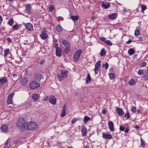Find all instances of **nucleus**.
Here are the masks:
<instances>
[{"label":"nucleus","mask_w":148,"mask_h":148,"mask_svg":"<svg viewBox=\"0 0 148 148\" xmlns=\"http://www.w3.org/2000/svg\"><path fill=\"white\" fill-rule=\"evenodd\" d=\"M16 125L18 127H21L20 130L21 131L26 129L27 125L28 129L29 130H36L38 127L37 124L35 122H29L27 124L25 122V121L22 118L18 120Z\"/></svg>","instance_id":"f257e3e1"},{"label":"nucleus","mask_w":148,"mask_h":148,"mask_svg":"<svg viewBox=\"0 0 148 148\" xmlns=\"http://www.w3.org/2000/svg\"><path fill=\"white\" fill-rule=\"evenodd\" d=\"M40 86V85L39 83L34 80L32 81L29 84V87L32 89H34L37 88Z\"/></svg>","instance_id":"f03ea898"},{"label":"nucleus","mask_w":148,"mask_h":148,"mask_svg":"<svg viewBox=\"0 0 148 148\" xmlns=\"http://www.w3.org/2000/svg\"><path fill=\"white\" fill-rule=\"evenodd\" d=\"M48 32L44 28H42L41 33L40 35V37L42 39H44L47 38L48 36Z\"/></svg>","instance_id":"7ed1b4c3"},{"label":"nucleus","mask_w":148,"mask_h":148,"mask_svg":"<svg viewBox=\"0 0 148 148\" xmlns=\"http://www.w3.org/2000/svg\"><path fill=\"white\" fill-rule=\"evenodd\" d=\"M82 50L81 49L77 50L73 56L74 60L77 61L78 60L82 53Z\"/></svg>","instance_id":"20e7f679"},{"label":"nucleus","mask_w":148,"mask_h":148,"mask_svg":"<svg viewBox=\"0 0 148 148\" xmlns=\"http://www.w3.org/2000/svg\"><path fill=\"white\" fill-rule=\"evenodd\" d=\"M101 65V61L99 60L96 63L95 65V68L94 69L95 74H97L99 72V69Z\"/></svg>","instance_id":"39448f33"},{"label":"nucleus","mask_w":148,"mask_h":148,"mask_svg":"<svg viewBox=\"0 0 148 148\" xmlns=\"http://www.w3.org/2000/svg\"><path fill=\"white\" fill-rule=\"evenodd\" d=\"M14 93L10 94L8 96L7 100V103L8 104H12L13 103L12 101V97L13 96Z\"/></svg>","instance_id":"423d86ee"},{"label":"nucleus","mask_w":148,"mask_h":148,"mask_svg":"<svg viewBox=\"0 0 148 148\" xmlns=\"http://www.w3.org/2000/svg\"><path fill=\"white\" fill-rule=\"evenodd\" d=\"M26 29L28 30L32 31L33 30V26L32 24L30 23H28L25 24Z\"/></svg>","instance_id":"0eeeda50"},{"label":"nucleus","mask_w":148,"mask_h":148,"mask_svg":"<svg viewBox=\"0 0 148 148\" xmlns=\"http://www.w3.org/2000/svg\"><path fill=\"white\" fill-rule=\"evenodd\" d=\"M31 7L29 4H27L26 5V9L25 10V12L28 14H31Z\"/></svg>","instance_id":"6e6552de"},{"label":"nucleus","mask_w":148,"mask_h":148,"mask_svg":"<svg viewBox=\"0 0 148 148\" xmlns=\"http://www.w3.org/2000/svg\"><path fill=\"white\" fill-rule=\"evenodd\" d=\"M60 73V74L62 75L63 77L66 78L68 76V74L69 73V71L66 70H62L61 71Z\"/></svg>","instance_id":"1a4fd4ad"},{"label":"nucleus","mask_w":148,"mask_h":148,"mask_svg":"<svg viewBox=\"0 0 148 148\" xmlns=\"http://www.w3.org/2000/svg\"><path fill=\"white\" fill-rule=\"evenodd\" d=\"M8 80L6 77H4L0 78V84H3L7 82Z\"/></svg>","instance_id":"9d476101"},{"label":"nucleus","mask_w":148,"mask_h":148,"mask_svg":"<svg viewBox=\"0 0 148 148\" xmlns=\"http://www.w3.org/2000/svg\"><path fill=\"white\" fill-rule=\"evenodd\" d=\"M34 79L38 81H40L42 78L41 75L38 73H36L34 75Z\"/></svg>","instance_id":"9b49d317"},{"label":"nucleus","mask_w":148,"mask_h":148,"mask_svg":"<svg viewBox=\"0 0 148 148\" xmlns=\"http://www.w3.org/2000/svg\"><path fill=\"white\" fill-rule=\"evenodd\" d=\"M62 50L59 47H58L56 48V55L58 57H60L62 56Z\"/></svg>","instance_id":"f8f14e48"},{"label":"nucleus","mask_w":148,"mask_h":148,"mask_svg":"<svg viewBox=\"0 0 148 148\" xmlns=\"http://www.w3.org/2000/svg\"><path fill=\"white\" fill-rule=\"evenodd\" d=\"M32 106V104L30 102H27L23 105V108L24 109H26L30 108Z\"/></svg>","instance_id":"ddd939ff"},{"label":"nucleus","mask_w":148,"mask_h":148,"mask_svg":"<svg viewBox=\"0 0 148 148\" xmlns=\"http://www.w3.org/2000/svg\"><path fill=\"white\" fill-rule=\"evenodd\" d=\"M108 125L110 130L112 132L114 131V129L113 123L112 121H109L108 122Z\"/></svg>","instance_id":"4468645a"},{"label":"nucleus","mask_w":148,"mask_h":148,"mask_svg":"<svg viewBox=\"0 0 148 148\" xmlns=\"http://www.w3.org/2000/svg\"><path fill=\"white\" fill-rule=\"evenodd\" d=\"M1 129L2 131L4 132H6L8 131V128L7 125H4L1 127Z\"/></svg>","instance_id":"2eb2a0df"},{"label":"nucleus","mask_w":148,"mask_h":148,"mask_svg":"<svg viewBox=\"0 0 148 148\" xmlns=\"http://www.w3.org/2000/svg\"><path fill=\"white\" fill-rule=\"evenodd\" d=\"M116 109L117 113L119 116H122L123 115L124 112L121 108L117 107Z\"/></svg>","instance_id":"dca6fc26"},{"label":"nucleus","mask_w":148,"mask_h":148,"mask_svg":"<svg viewBox=\"0 0 148 148\" xmlns=\"http://www.w3.org/2000/svg\"><path fill=\"white\" fill-rule=\"evenodd\" d=\"M27 79L26 77L23 78L21 81V85L23 86H25L27 84Z\"/></svg>","instance_id":"f3484780"},{"label":"nucleus","mask_w":148,"mask_h":148,"mask_svg":"<svg viewBox=\"0 0 148 148\" xmlns=\"http://www.w3.org/2000/svg\"><path fill=\"white\" fill-rule=\"evenodd\" d=\"M62 43L66 47H70V44L69 42L66 40H62Z\"/></svg>","instance_id":"a211bd4d"},{"label":"nucleus","mask_w":148,"mask_h":148,"mask_svg":"<svg viewBox=\"0 0 148 148\" xmlns=\"http://www.w3.org/2000/svg\"><path fill=\"white\" fill-rule=\"evenodd\" d=\"M4 147V148H11L10 142L9 139H8L5 141Z\"/></svg>","instance_id":"6ab92c4d"},{"label":"nucleus","mask_w":148,"mask_h":148,"mask_svg":"<svg viewBox=\"0 0 148 148\" xmlns=\"http://www.w3.org/2000/svg\"><path fill=\"white\" fill-rule=\"evenodd\" d=\"M87 132V129L85 127H83L81 128V133L83 136L86 135Z\"/></svg>","instance_id":"aec40b11"},{"label":"nucleus","mask_w":148,"mask_h":148,"mask_svg":"<svg viewBox=\"0 0 148 148\" xmlns=\"http://www.w3.org/2000/svg\"><path fill=\"white\" fill-rule=\"evenodd\" d=\"M136 82L134 79H131L129 80L128 82V84L131 86H134L136 84Z\"/></svg>","instance_id":"412c9836"},{"label":"nucleus","mask_w":148,"mask_h":148,"mask_svg":"<svg viewBox=\"0 0 148 148\" xmlns=\"http://www.w3.org/2000/svg\"><path fill=\"white\" fill-rule=\"evenodd\" d=\"M102 136L104 138L106 139H111L112 138V135L110 134L103 133Z\"/></svg>","instance_id":"4be33fe9"},{"label":"nucleus","mask_w":148,"mask_h":148,"mask_svg":"<svg viewBox=\"0 0 148 148\" xmlns=\"http://www.w3.org/2000/svg\"><path fill=\"white\" fill-rule=\"evenodd\" d=\"M117 16V14L116 13H114L110 14L108 16V18L110 19H114L116 18Z\"/></svg>","instance_id":"5701e85b"},{"label":"nucleus","mask_w":148,"mask_h":148,"mask_svg":"<svg viewBox=\"0 0 148 148\" xmlns=\"http://www.w3.org/2000/svg\"><path fill=\"white\" fill-rule=\"evenodd\" d=\"M49 101L50 102L53 104H55L56 102V99L54 97H51L49 99Z\"/></svg>","instance_id":"b1692460"},{"label":"nucleus","mask_w":148,"mask_h":148,"mask_svg":"<svg viewBox=\"0 0 148 148\" xmlns=\"http://www.w3.org/2000/svg\"><path fill=\"white\" fill-rule=\"evenodd\" d=\"M91 81V78L90 74L88 73L86 79V83L88 84Z\"/></svg>","instance_id":"393cba45"},{"label":"nucleus","mask_w":148,"mask_h":148,"mask_svg":"<svg viewBox=\"0 0 148 148\" xmlns=\"http://www.w3.org/2000/svg\"><path fill=\"white\" fill-rule=\"evenodd\" d=\"M57 31L59 32H61L62 31V29L60 25H58L56 27Z\"/></svg>","instance_id":"a878e982"},{"label":"nucleus","mask_w":148,"mask_h":148,"mask_svg":"<svg viewBox=\"0 0 148 148\" xmlns=\"http://www.w3.org/2000/svg\"><path fill=\"white\" fill-rule=\"evenodd\" d=\"M91 120V119L90 117L87 116H84V122L85 124L88 121H90Z\"/></svg>","instance_id":"bb28decb"},{"label":"nucleus","mask_w":148,"mask_h":148,"mask_svg":"<svg viewBox=\"0 0 148 148\" xmlns=\"http://www.w3.org/2000/svg\"><path fill=\"white\" fill-rule=\"evenodd\" d=\"M140 140L141 141V147L142 148H144L146 145V143L145 141L143 140L142 138H140Z\"/></svg>","instance_id":"cd10ccee"},{"label":"nucleus","mask_w":148,"mask_h":148,"mask_svg":"<svg viewBox=\"0 0 148 148\" xmlns=\"http://www.w3.org/2000/svg\"><path fill=\"white\" fill-rule=\"evenodd\" d=\"M57 77L58 78L59 81H61L64 79L65 78L61 74L58 75H57Z\"/></svg>","instance_id":"c85d7f7f"},{"label":"nucleus","mask_w":148,"mask_h":148,"mask_svg":"<svg viewBox=\"0 0 148 148\" xmlns=\"http://www.w3.org/2000/svg\"><path fill=\"white\" fill-rule=\"evenodd\" d=\"M134 49L133 48H131L128 51V53L129 55H132L134 53Z\"/></svg>","instance_id":"c756f323"},{"label":"nucleus","mask_w":148,"mask_h":148,"mask_svg":"<svg viewBox=\"0 0 148 148\" xmlns=\"http://www.w3.org/2000/svg\"><path fill=\"white\" fill-rule=\"evenodd\" d=\"M38 95L37 94H33L32 96V98L34 101H37L38 100Z\"/></svg>","instance_id":"7c9ffc66"},{"label":"nucleus","mask_w":148,"mask_h":148,"mask_svg":"<svg viewBox=\"0 0 148 148\" xmlns=\"http://www.w3.org/2000/svg\"><path fill=\"white\" fill-rule=\"evenodd\" d=\"M71 18L74 22L77 20L78 19V17L77 16H74L72 15L71 16Z\"/></svg>","instance_id":"2f4dec72"},{"label":"nucleus","mask_w":148,"mask_h":148,"mask_svg":"<svg viewBox=\"0 0 148 148\" xmlns=\"http://www.w3.org/2000/svg\"><path fill=\"white\" fill-rule=\"evenodd\" d=\"M141 11L143 13L144 11L147 8L146 6L144 4L141 5Z\"/></svg>","instance_id":"473e14b6"},{"label":"nucleus","mask_w":148,"mask_h":148,"mask_svg":"<svg viewBox=\"0 0 148 148\" xmlns=\"http://www.w3.org/2000/svg\"><path fill=\"white\" fill-rule=\"evenodd\" d=\"M109 75L110 79H113L115 77V75L114 73H110Z\"/></svg>","instance_id":"72a5a7b5"},{"label":"nucleus","mask_w":148,"mask_h":148,"mask_svg":"<svg viewBox=\"0 0 148 148\" xmlns=\"http://www.w3.org/2000/svg\"><path fill=\"white\" fill-rule=\"evenodd\" d=\"M14 23V21L12 18H11L8 22V24L12 26L13 25Z\"/></svg>","instance_id":"f704fd0d"},{"label":"nucleus","mask_w":148,"mask_h":148,"mask_svg":"<svg viewBox=\"0 0 148 148\" xmlns=\"http://www.w3.org/2000/svg\"><path fill=\"white\" fill-rule=\"evenodd\" d=\"M10 51L9 49H7L4 50V56L5 57L7 56Z\"/></svg>","instance_id":"c9c22d12"},{"label":"nucleus","mask_w":148,"mask_h":148,"mask_svg":"<svg viewBox=\"0 0 148 148\" xmlns=\"http://www.w3.org/2000/svg\"><path fill=\"white\" fill-rule=\"evenodd\" d=\"M106 52L104 50V49H102L100 53V55L101 56H104L106 55Z\"/></svg>","instance_id":"e433bc0d"},{"label":"nucleus","mask_w":148,"mask_h":148,"mask_svg":"<svg viewBox=\"0 0 148 148\" xmlns=\"http://www.w3.org/2000/svg\"><path fill=\"white\" fill-rule=\"evenodd\" d=\"M70 47H66L64 50V53L65 54H68L70 50Z\"/></svg>","instance_id":"4c0bfd02"},{"label":"nucleus","mask_w":148,"mask_h":148,"mask_svg":"<svg viewBox=\"0 0 148 148\" xmlns=\"http://www.w3.org/2000/svg\"><path fill=\"white\" fill-rule=\"evenodd\" d=\"M19 25L16 24L13 26V29L14 30H17L19 28Z\"/></svg>","instance_id":"58836bf2"},{"label":"nucleus","mask_w":148,"mask_h":148,"mask_svg":"<svg viewBox=\"0 0 148 148\" xmlns=\"http://www.w3.org/2000/svg\"><path fill=\"white\" fill-rule=\"evenodd\" d=\"M140 32L139 29H136L134 32V35L136 36H138L140 34Z\"/></svg>","instance_id":"ea45409f"},{"label":"nucleus","mask_w":148,"mask_h":148,"mask_svg":"<svg viewBox=\"0 0 148 148\" xmlns=\"http://www.w3.org/2000/svg\"><path fill=\"white\" fill-rule=\"evenodd\" d=\"M136 110V106H132L131 108V111L134 113H135Z\"/></svg>","instance_id":"a19ab883"},{"label":"nucleus","mask_w":148,"mask_h":148,"mask_svg":"<svg viewBox=\"0 0 148 148\" xmlns=\"http://www.w3.org/2000/svg\"><path fill=\"white\" fill-rule=\"evenodd\" d=\"M102 66L103 67H105V69H108L109 66L107 62L106 63L104 64H102Z\"/></svg>","instance_id":"79ce46f5"},{"label":"nucleus","mask_w":148,"mask_h":148,"mask_svg":"<svg viewBox=\"0 0 148 148\" xmlns=\"http://www.w3.org/2000/svg\"><path fill=\"white\" fill-rule=\"evenodd\" d=\"M106 44L109 45H112V43L109 40H107L105 41V42Z\"/></svg>","instance_id":"37998d69"},{"label":"nucleus","mask_w":148,"mask_h":148,"mask_svg":"<svg viewBox=\"0 0 148 148\" xmlns=\"http://www.w3.org/2000/svg\"><path fill=\"white\" fill-rule=\"evenodd\" d=\"M66 115V112L64 110H62L60 116H61L63 117L64 116Z\"/></svg>","instance_id":"c03bdc74"},{"label":"nucleus","mask_w":148,"mask_h":148,"mask_svg":"<svg viewBox=\"0 0 148 148\" xmlns=\"http://www.w3.org/2000/svg\"><path fill=\"white\" fill-rule=\"evenodd\" d=\"M143 79L145 81L147 80L148 79V74H147L143 76Z\"/></svg>","instance_id":"a18cd8bd"},{"label":"nucleus","mask_w":148,"mask_h":148,"mask_svg":"<svg viewBox=\"0 0 148 148\" xmlns=\"http://www.w3.org/2000/svg\"><path fill=\"white\" fill-rule=\"evenodd\" d=\"M77 118H74L72 119L71 120V123L72 124H73L75 123V122L77 121Z\"/></svg>","instance_id":"49530a36"},{"label":"nucleus","mask_w":148,"mask_h":148,"mask_svg":"<svg viewBox=\"0 0 148 148\" xmlns=\"http://www.w3.org/2000/svg\"><path fill=\"white\" fill-rule=\"evenodd\" d=\"M143 73V70H139L138 71V74L139 75H142Z\"/></svg>","instance_id":"de8ad7c7"},{"label":"nucleus","mask_w":148,"mask_h":148,"mask_svg":"<svg viewBox=\"0 0 148 148\" xmlns=\"http://www.w3.org/2000/svg\"><path fill=\"white\" fill-rule=\"evenodd\" d=\"M107 110L105 108H103L102 109V113L103 114H105L106 113Z\"/></svg>","instance_id":"09e8293b"},{"label":"nucleus","mask_w":148,"mask_h":148,"mask_svg":"<svg viewBox=\"0 0 148 148\" xmlns=\"http://www.w3.org/2000/svg\"><path fill=\"white\" fill-rule=\"evenodd\" d=\"M54 9L53 6L52 5H51L49 7V9L50 11L53 10Z\"/></svg>","instance_id":"8fccbe9b"},{"label":"nucleus","mask_w":148,"mask_h":148,"mask_svg":"<svg viewBox=\"0 0 148 148\" xmlns=\"http://www.w3.org/2000/svg\"><path fill=\"white\" fill-rule=\"evenodd\" d=\"M146 62H143L141 63L140 66H141L143 67V66H145V65H146Z\"/></svg>","instance_id":"3c124183"},{"label":"nucleus","mask_w":148,"mask_h":148,"mask_svg":"<svg viewBox=\"0 0 148 148\" xmlns=\"http://www.w3.org/2000/svg\"><path fill=\"white\" fill-rule=\"evenodd\" d=\"M125 127L123 126H120L119 127V129L121 131H123L124 130Z\"/></svg>","instance_id":"603ef678"},{"label":"nucleus","mask_w":148,"mask_h":148,"mask_svg":"<svg viewBox=\"0 0 148 148\" xmlns=\"http://www.w3.org/2000/svg\"><path fill=\"white\" fill-rule=\"evenodd\" d=\"M126 116L127 119H129L130 118V115L129 112H127V114H125V116L126 117Z\"/></svg>","instance_id":"864d4df0"},{"label":"nucleus","mask_w":148,"mask_h":148,"mask_svg":"<svg viewBox=\"0 0 148 148\" xmlns=\"http://www.w3.org/2000/svg\"><path fill=\"white\" fill-rule=\"evenodd\" d=\"M100 39L101 41L103 42H105V41H106L105 38L102 37H100Z\"/></svg>","instance_id":"5fc2aeb1"},{"label":"nucleus","mask_w":148,"mask_h":148,"mask_svg":"<svg viewBox=\"0 0 148 148\" xmlns=\"http://www.w3.org/2000/svg\"><path fill=\"white\" fill-rule=\"evenodd\" d=\"M45 62V60H42L40 62V64H43Z\"/></svg>","instance_id":"6e6d98bb"},{"label":"nucleus","mask_w":148,"mask_h":148,"mask_svg":"<svg viewBox=\"0 0 148 148\" xmlns=\"http://www.w3.org/2000/svg\"><path fill=\"white\" fill-rule=\"evenodd\" d=\"M3 18L2 16L0 15V25H1L3 21Z\"/></svg>","instance_id":"4d7b16f0"},{"label":"nucleus","mask_w":148,"mask_h":148,"mask_svg":"<svg viewBox=\"0 0 148 148\" xmlns=\"http://www.w3.org/2000/svg\"><path fill=\"white\" fill-rule=\"evenodd\" d=\"M7 40L9 42H11L12 41V39L10 38H8L7 39Z\"/></svg>","instance_id":"13d9d810"},{"label":"nucleus","mask_w":148,"mask_h":148,"mask_svg":"<svg viewBox=\"0 0 148 148\" xmlns=\"http://www.w3.org/2000/svg\"><path fill=\"white\" fill-rule=\"evenodd\" d=\"M132 40L131 39H130L127 42H126L127 44H130L132 42Z\"/></svg>","instance_id":"bf43d9fd"},{"label":"nucleus","mask_w":148,"mask_h":148,"mask_svg":"<svg viewBox=\"0 0 148 148\" xmlns=\"http://www.w3.org/2000/svg\"><path fill=\"white\" fill-rule=\"evenodd\" d=\"M58 44L57 43H56L54 45V47L55 48H56L57 47H58Z\"/></svg>","instance_id":"052dcab7"},{"label":"nucleus","mask_w":148,"mask_h":148,"mask_svg":"<svg viewBox=\"0 0 148 148\" xmlns=\"http://www.w3.org/2000/svg\"><path fill=\"white\" fill-rule=\"evenodd\" d=\"M65 109H66V105H64V106H63V109L62 110H64L65 111Z\"/></svg>","instance_id":"680f3d73"},{"label":"nucleus","mask_w":148,"mask_h":148,"mask_svg":"<svg viewBox=\"0 0 148 148\" xmlns=\"http://www.w3.org/2000/svg\"><path fill=\"white\" fill-rule=\"evenodd\" d=\"M129 130L127 128L125 130V132L127 133L128 132Z\"/></svg>","instance_id":"e2e57ef3"},{"label":"nucleus","mask_w":148,"mask_h":148,"mask_svg":"<svg viewBox=\"0 0 148 148\" xmlns=\"http://www.w3.org/2000/svg\"><path fill=\"white\" fill-rule=\"evenodd\" d=\"M103 6L105 9H106L108 8L107 6L106 5H104Z\"/></svg>","instance_id":"0e129e2a"},{"label":"nucleus","mask_w":148,"mask_h":148,"mask_svg":"<svg viewBox=\"0 0 148 148\" xmlns=\"http://www.w3.org/2000/svg\"><path fill=\"white\" fill-rule=\"evenodd\" d=\"M135 127L136 128V129H138L139 128V126L137 125H136V126H135Z\"/></svg>","instance_id":"69168bd1"},{"label":"nucleus","mask_w":148,"mask_h":148,"mask_svg":"<svg viewBox=\"0 0 148 148\" xmlns=\"http://www.w3.org/2000/svg\"><path fill=\"white\" fill-rule=\"evenodd\" d=\"M108 6V8L110 7V5L109 4H108L107 5Z\"/></svg>","instance_id":"338daca9"},{"label":"nucleus","mask_w":148,"mask_h":148,"mask_svg":"<svg viewBox=\"0 0 148 148\" xmlns=\"http://www.w3.org/2000/svg\"><path fill=\"white\" fill-rule=\"evenodd\" d=\"M84 148H89L87 146H85Z\"/></svg>","instance_id":"774afa93"}]
</instances>
